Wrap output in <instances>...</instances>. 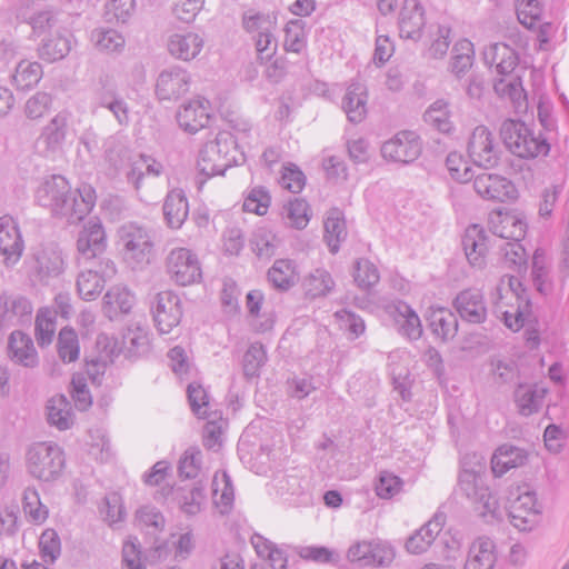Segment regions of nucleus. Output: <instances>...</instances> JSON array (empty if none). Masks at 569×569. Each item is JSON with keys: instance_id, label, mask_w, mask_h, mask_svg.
Here are the masks:
<instances>
[{"instance_id": "f257e3e1", "label": "nucleus", "mask_w": 569, "mask_h": 569, "mask_svg": "<svg viewBox=\"0 0 569 569\" xmlns=\"http://www.w3.org/2000/svg\"><path fill=\"white\" fill-rule=\"evenodd\" d=\"M39 206L69 223L81 221L94 207L96 192L89 184H82L74 192L64 177L53 174L43 179L34 194Z\"/></svg>"}, {"instance_id": "f03ea898", "label": "nucleus", "mask_w": 569, "mask_h": 569, "mask_svg": "<svg viewBox=\"0 0 569 569\" xmlns=\"http://www.w3.org/2000/svg\"><path fill=\"white\" fill-rule=\"evenodd\" d=\"M468 459L469 456H465L461 461V470L458 477V490L470 501L480 516H495L499 502L485 482L483 459L477 455L472 456L473 461L468 462Z\"/></svg>"}, {"instance_id": "7ed1b4c3", "label": "nucleus", "mask_w": 569, "mask_h": 569, "mask_svg": "<svg viewBox=\"0 0 569 569\" xmlns=\"http://www.w3.org/2000/svg\"><path fill=\"white\" fill-rule=\"evenodd\" d=\"M500 136L506 147L513 154L511 168L522 173L523 178L532 177L533 167V134L522 121L506 120L500 128Z\"/></svg>"}, {"instance_id": "20e7f679", "label": "nucleus", "mask_w": 569, "mask_h": 569, "mask_svg": "<svg viewBox=\"0 0 569 569\" xmlns=\"http://www.w3.org/2000/svg\"><path fill=\"white\" fill-rule=\"evenodd\" d=\"M238 148L230 132H219L214 140L207 142L199 153L198 167L201 173L211 177L223 174L227 169L237 164Z\"/></svg>"}, {"instance_id": "39448f33", "label": "nucleus", "mask_w": 569, "mask_h": 569, "mask_svg": "<svg viewBox=\"0 0 569 569\" xmlns=\"http://www.w3.org/2000/svg\"><path fill=\"white\" fill-rule=\"evenodd\" d=\"M64 462L63 451L53 443H34L27 453L29 473L42 481H53L59 478Z\"/></svg>"}, {"instance_id": "423d86ee", "label": "nucleus", "mask_w": 569, "mask_h": 569, "mask_svg": "<svg viewBox=\"0 0 569 569\" xmlns=\"http://www.w3.org/2000/svg\"><path fill=\"white\" fill-rule=\"evenodd\" d=\"M118 234L127 261L137 264L149 261L153 243L150 232L144 227L136 222H127L119 228Z\"/></svg>"}, {"instance_id": "0eeeda50", "label": "nucleus", "mask_w": 569, "mask_h": 569, "mask_svg": "<svg viewBox=\"0 0 569 569\" xmlns=\"http://www.w3.org/2000/svg\"><path fill=\"white\" fill-rule=\"evenodd\" d=\"M166 266L171 280L179 286L196 283L202 277L198 257L187 248L172 249L166 259Z\"/></svg>"}, {"instance_id": "6e6552de", "label": "nucleus", "mask_w": 569, "mask_h": 569, "mask_svg": "<svg viewBox=\"0 0 569 569\" xmlns=\"http://www.w3.org/2000/svg\"><path fill=\"white\" fill-rule=\"evenodd\" d=\"M106 248L107 237L101 221L98 218H90L78 233V261L82 263L99 259Z\"/></svg>"}, {"instance_id": "1a4fd4ad", "label": "nucleus", "mask_w": 569, "mask_h": 569, "mask_svg": "<svg viewBox=\"0 0 569 569\" xmlns=\"http://www.w3.org/2000/svg\"><path fill=\"white\" fill-rule=\"evenodd\" d=\"M117 273L116 264L110 259H101L94 268L81 271L77 278V290L81 299L94 300L103 290L106 281Z\"/></svg>"}, {"instance_id": "9d476101", "label": "nucleus", "mask_w": 569, "mask_h": 569, "mask_svg": "<svg viewBox=\"0 0 569 569\" xmlns=\"http://www.w3.org/2000/svg\"><path fill=\"white\" fill-rule=\"evenodd\" d=\"M151 311L158 331L169 333L181 321V299L173 291H161L156 295Z\"/></svg>"}, {"instance_id": "9b49d317", "label": "nucleus", "mask_w": 569, "mask_h": 569, "mask_svg": "<svg viewBox=\"0 0 569 569\" xmlns=\"http://www.w3.org/2000/svg\"><path fill=\"white\" fill-rule=\"evenodd\" d=\"M468 154L478 167L493 168L500 158V148L485 126L473 129L468 141Z\"/></svg>"}, {"instance_id": "f8f14e48", "label": "nucleus", "mask_w": 569, "mask_h": 569, "mask_svg": "<svg viewBox=\"0 0 569 569\" xmlns=\"http://www.w3.org/2000/svg\"><path fill=\"white\" fill-rule=\"evenodd\" d=\"M473 189L483 200L508 202L517 198L515 184L507 178L483 172L473 177Z\"/></svg>"}, {"instance_id": "ddd939ff", "label": "nucleus", "mask_w": 569, "mask_h": 569, "mask_svg": "<svg viewBox=\"0 0 569 569\" xmlns=\"http://www.w3.org/2000/svg\"><path fill=\"white\" fill-rule=\"evenodd\" d=\"M421 150V141L416 132L401 131L382 144L381 154L393 162L410 163L420 156Z\"/></svg>"}, {"instance_id": "4468645a", "label": "nucleus", "mask_w": 569, "mask_h": 569, "mask_svg": "<svg viewBox=\"0 0 569 569\" xmlns=\"http://www.w3.org/2000/svg\"><path fill=\"white\" fill-rule=\"evenodd\" d=\"M190 80L188 71L180 67L164 69L158 76L156 94L161 101L174 102L189 91Z\"/></svg>"}, {"instance_id": "2eb2a0df", "label": "nucleus", "mask_w": 569, "mask_h": 569, "mask_svg": "<svg viewBox=\"0 0 569 569\" xmlns=\"http://www.w3.org/2000/svg\"><path fill=\"white\" fill-rule=\"evenodd\" d=\"M453 307L466 322L479 325L487 319L486 301L478 289H466L459 292L453 300Z\"/></svg>"}, {"instance_id": "dca6fc26", "label": "nucleus", "mask_w": 569, "mask_h": 569, "mask_svg": "<svg viewBox=\"0 0 569 569\" xmlns=\"http://www.w3.org/2000/svg\"><path fill=\"white\" fill-rule=\"evenodd\" d=\"M518 491V497L509 507V519L519 531H531L533 528V492L527 483L519 486Z\"/></svg>"}, {"instance_id": "f3484780", "label": "nucleus", "mask_w": 569, "mask_h": 569, "mask_svg": "<svg viewBox=\"0 0 569 569\" xmlns=\"http://www.w3.org/2000/svg\"><path fill=\"white\" fill-rule=\"evenodd\" d=\"M425 24V11L420 2L418 0H405L398 19L400 37L418 40Z\"/></svg>"}, {"instance_id": "a211bd4d", "label": "nucleus", "mask_w": 569, "mask_h": 569, "mask_svg": "<svg viewBox=\"0 0 569 569\" xmlns=\"http://www.w3.org/2000/svg\"><path fill=\"white\" fill-rule=\"evenodd\" d=\"M490 231L502 240H521L526 234V223L517 216L495 210L488 220Z\"/></svg>"}, {"instance_id": "6ab92c4d", "label": "nucleus", "mask_w": 569, "mask_h": 569, "mask_svg": "<svg viewBox=\"0 0 569 569\" xmlns=\"http://www.w3.org/2000/svg\"><path fill=\"white\" fill-rule=\"evenodd\" d=\"M23 251V241L12 217L0 218V252L8 263H16Z\"/></svg>"}, {"instance_id": "aec40b11", "label": "nucleus", "mask_w": 569, "mask_h": 569, "mask_svg": "<svg viewBox=\"0 0 569 569\" xmlns=\"http://www.w3.org/2000/svg\"><path fill=\"white\" fill-rule=\"evenodd\" d=\"M96 348L98 355L90 359H86L87 373L92 378L103 373L106 367L112 363L122 351L118 347L117 340L104 333L97 337Z\"/></svg>"}, {"instance_id": "412c9836", "label": "nucleus", "mask_w": 569, "mask_h": 569, "mask_svg": "<svg viewBox=\"0 0 569 569\" xmlns=\"http://www.w3.org/2000/svg\"><path fill=\"white\" fill-rule=\"evenodd\" d=\"M462 247L472 267L482 269L486 266L488 237L482 228L478 224L467 228L462 238Z\"/></svg>"}, {"instance_id": "4be33fe9", "label": "nucleus", "mask_w": 569, "mask_h": 569, "mask_svg": "<svg viewBox=\"0 0 569 569\" xmlns=\"http://www.w3.org/2000/svg\"><path fill=\"white\" fill-rule=\"evenodd\" d=\"M562 183L552 182L549 187L541 190L539 196L538 204V222H539V234L543 239L550 238L553 234L552 231V212L553 208L562 192Z\"/></svg>"}, {"instance_id": "5701e85b", "label": "nucleus", "mask_w": 569, "mask_h": 569, "mask_svg": "<svg viewBox=\"0 0 569 569\" xmlns=\"http://www.w3.org/2000/svg\"><path fill=\"white\" fill-rule=\"evenodd\" d=\"M193 548L194 542L191 532L171 535L168 540L154 547L151 557L157 560H167L172 555L174 560L180 561L187 559Z\"/></svg>"}, {"instance_id": "b1692460", "label": "nucleus", "mask_w": 569, "mask_h": 569, "mask_svg": "<svg viewBox=\"0 0 569 569\" xmlns=\"http://www.w3.org/2000/svg\"><path fill=\"white\" fill-rule=\"evenodd\" d=\"M208 103V101H206ZM210 116L204 101L199 99L190 100L181 106L177 112V121L184 131L196 133L204 128L209 122Z\"/></svg>"}, {"instance_id": "393cba45", "label": "nucleus", "mask_w": 569, "mask_h": 569, "mask_svg": "<svg viewBox=\"0 0 569 569\" xmlns=\"http://www.w3.org/2000/svg\"><path fill=\"white\" fill-rule=\"evenodd\" d=\"M204 44L203 39L193 32L174 33L168 39V51L176 59L182 61L193 60L202 50Z\"/></svg>"}, {"instance_id": "a878e982", "label": "nucleus", "mask_w": 569, "mask_h": 569, "mask_svg": "<svg viewBox=\"0 0 569 569\" xmlns=\"http://www.w3.org/2000/svg\"><path fill=\"white\" fill-rule=\"evenodd\" d=\"M483 61L487 66L495 67L500 76H509L518 64V57L512 48L506 43L490 44L483 51Z\"/></svg>"}, {"instance_id": "bb28decb", "label": "nucleus", "mask_w": 569, "mask_h": 569, "mask_svg": "<svg viewBox=\"0 0 569 569\" xmlns=\"http://www.w3.org/2000/svg\"><path fill=\"white\" fill-rule=\"evenodd\" d=\"M367 89L362 83L352 82L342 98V110L352 123H360L367 116Z\"/></svg>"}, {"instance_id": "cd10ccee", "label": "nucleus", "mask_w": 569, "mask_h": 569, "mask_svg": "<svg viewBox=\"0 0 569 569\" xmlns=\"http://www.w3.org/2000/svg\"><path fill=\"white\" fill-rule=\"evenodd\" d=\"M32 305L28 298L19 293L0 295V317L3 322L29 321L32 315Z\"/></svg>"}, {"instance_id": "c85d7f7f", "label": "nucleus", "mask_w": 569, "mask_h": 569, "mask_svg": "<svg viewBox=\"0 0 569 569\" xmlns=\"http://www.w3.org/2000/svg\"><path fill=\"white\" fill-rule=\"evenodd\" d=\"M164 220L169 228L179 229L189 214V204L181 189L168 192L162 207Z\"/></svg>"}, {"instance_id": "c756f323", "label": "nucleus", "mask_w": 569, "mask_h": 569, "mask_svg": "<svg viewBox=\"0 0 569 569\" xmlns=\"http://www.w3.org/2000/svg\"><path fill=\"white\" fill-rule=\"evenodd\" d=\"M390 313L393 316L399 326V332L409 338L417 340L422 335V326L419 316L406 302L398 301L390 307Z\"/></svg>"}, {"instance_id": "7c9ffc66", "label": "nucleus", "mask_w": 569, "mask_h": 569, "mask_svg": "<svg viewBox=\"0 0 569 569\" xmlns=\"http://www.w3.org/2000/svg\"><path fill=\"white\" fill-rule=\"evenodd\" d=\"M9 355L12 360L33 368L38 365V355L32 339L22 331L11 332L8 341Z\"/></svg>"}, {"instance_id": "2f4dec72", "label": "nucleus", "mask_w": 569, "mask_h": 569, "mask_svg": "<svg viewBox=\"0 0 569 569\" xmlns=\"http://www.w3.org/2000/svg\"><path fill=\"white\" fill-rule=\"evenodd\" d=\"M443 522L445 517L442 515H436L408 538L406 542L407 550L415 555L425 552L441 531Z\"/></svg>"}, {"instance_id": "473e14b6", "label": "nucleus", "mask_w": 569, "mask_h": 569, "mask_svg": "<svg viewBox=\"0 0 569 569\" xmlns=\"http://www.w3.org/2000/svg\"><path fill=\"white\" fill-rule=\"evenodd\" d=\"M528 453L516 446L502 445L491 458V470L495 477L503 476L509 469L522 466Z\"/></svg>"}, {"instance_id": "72a5a7b5", "label": "nucleus", "mask_w": 569, "mask_h": 569, "mask_svg": "<svg viewBox=\"0 0 569 569\" xmlns=\"http://www.w3.org/2000/svg\"><path fill=\"white\" fill-rule=\"evenodd\" d=\"M268 281L279 291H288L299 282L297 264L290 259H277L267 273Z\"/></svg>"}, {"instance_id": "f704fd0d", "label": "nucleus", "mask_w": 569, "mask_h": 569, "mask_svg": "<svg viewBox=\"0 0 569 569\" xmlns=\"http://www.w3.org/2000/svg\"><path fill=\"white\" fill-rule=\"evenodd\" d=\"M71 34L64 30L44 38L38 48L39 57L47 62L64 59L71 50Z\"/></svg>"}, {"instance_id": "c9c22d12", "label": "nucleus", "mask_w": 569, "mask_h": 569, "mask_svg": "<svg viewBox=\"0 0 569 569\" xmlns=\"http://www.w3.org/2000/svg\"><path fill=\"white\" fill-rule=\"evenodd\" d=\"M96 102L98 108L109 110L120 126L128 124V104L112 86H103L96 93Z\"/></svg>"}, {"instance_id": "e433bc0d", "label": "nucleus", "mask_w": 569, "mask_h": 569, "mask_svg": "<svg viewBox=\"0 0 569 569\" xmlns=\"http://www.w3.org/2000/svg\"><path fill=\"white\" fill-rule=\"evenodd\" d=\"M427 320L432 333L443 341L453 339L458 332V319L453 312L446 308L431 309Z\"/></svg>"}, {"instance_id": "4c0bfd02", "label": "nucleus", "mask_w": 569, "mask_h": 569, "mask_svg": "<svg viewBox=\"0 0 569 569\" xmlns=\"http://www.w3.org/2000/svg\"><path fill=\"white\" fill-rule=\"evenodd\" d=\"M133 302L134 297L127 288L114 286L103 297V310L109 319H114L120 313H128Z\"/></svg>"}, {"instance_id": "58836bf2", "label": "nucleus", "mask_w": 569, "mask_h": 569, "mask_svg": "<svg viewBox=\"0 0 569 569\" xmlns=\"http://www.w3.org/2000/svg\"><path fill=\"white\" fill-rule=\"evenodd\" d=\"M495 92L501 98H509L517 112H526L528 110L527 93L522 87L521 76L517 74L510 80L500 78L495 81Z\"/></svg>"}, {"instance_id": "ea45409f", "label": "nucleus", "mask_w": 569, "mask_h": 569, "mask_svg": "<svg viewBox=\"0 0 569 569\" xmlns=\"http://www.w3.org/2000/svg\"><path fill=\"white\" fill-rule=\"evenodd\" d=\"M172 496L181 511L188 516L200 512L206 500L203 487L199 485L177 488L172 490Z\"/></svg>"}, {"instance_id": "a19ab883", "label": "nucleus", "mask_w": 569, "mask_h": 569, "mask_svg": "<svg viewBox=\"0 0 569 569\" xmlns=\"http://www.w3.org/2000/svg\"><path fill=\"white\" fill-rule=\"evenodd\" d=\"M163 172V166L150 156L140 154L136 159L130 170L127 172V179L133 184L136 190L142 186L143 179L147 176L159 177Z\"/></svg>"}, {"instance_id": "79ce46f5", "label": "nucleus", "mask_w": 569, "mask_h": 569, "mask_svg": "<svg viewBox=\"0 0 569 569\" xmlns=\"http://www.w3.org/2000/svg\"><path fill=\"white\" fill-rule=\"evenodd\" d=\"M48 422L60 430H67L71 427L72 410L69 400L63 395H57L49 399L47 403Z\"/></svg>"}, {"instance_id": "37998d69", "label": "nucleus", "mask_w": 569, "mask_h": 569, "mask_svg": "<svg viewBox=\"0 0 569 569\" xmlns=\"http://www.w3.org/2000/svg\"><path fill=\"white\" fill-rule=\"evenodd\" d=\"M552 290V260L545 249L536 248V292L547 296Z\"/></svg>"}, {"instance_id": "c03bdc74", "label": "nucleus", "mask_w": 569, "mask_h": 569, "mask_svg": "<svg viewBox=\"0 0 569 569\" xmlns=\"http://www.w3.org/2000/svg\"><path fill=\"white\" fill-rule=\"evenodd\" d=\"M42 67L37 61L22 60L16 67L12 82L18 90H29L42 78Z\"/></svg>"}, {"instance_id": "a18cd8bd", "label": "nucleus", "mask_w": 569, "mask_h": 569, "mask_svg": "<svg viewBox=\"0 0 569 569\" xmlns=\"http://www.w3.org/2000/svg\"><path fill=\"white\" fill-rule=\"evenodd\" d=\"M521 240L503 241L499 246V253L510 269L519 273L528 270V254L520 243Z\"/></svg>"}, {"instance_id": "49530a36", "label": "nucleus", "mask_w": 569, "mask_h": 569, "mask_svg": "<svg viewBox=\"0 0 569 569\" xmlns=\"http://www.w3.org/2000/svg\"><path fill=\"white\" fill-rule=\"evenodd\" d=\"M325 239L330 247V251L336 253L339 249V243L346 238L345 221L341 212L338 209L329 211L325 220Z\"/></svg>"}, {"instance_id": "de8ad7c7", "label": "nucleus", "mask_w": 569, "mask_h": 569, "mask_svg": "<svg viewBox=\"0 0 569 569\" xmlns=\"http://www.w3.org/2000/svg\"><path fill=\"white\" fill-rule=\"evenodd\" d=\"M333 287L335 281L325 269H316L303 281L306 295L312 299L328 295Z\"/></svg>"}, {"instance_id": "09e8293b", "label": "nucleus", "mask_w": 569, "mask_h": 569, "mask_svg": "<svg viewBox=\"0 0 569 569\" xmlns=\"http://www.w3.org/2000/svg\"><path fill=\"white\" fill-rule=\"evenodd\" d=\"M423 120L427 124L439 132L449 133L453 129L450 120L448 103L443 100H437L425 112Z\"/></svg>"}, {"instance_id": "8fccbe9b", "label": "nucleus", "mask_w": 569, "mask_h": 569, "mask_svg": "<svg viewBox=\"0 0 569 569\" xmlns=\"http://www.w3.org/2000/svg\"><path fill=\"white\" fill-rule=\"evenodd\" d=\"M67 127V116L59 113L43 128L42 138L49 149L57 150L61 148L66 139Z\"/></svg>"}, {"instance_id": "3c124183", "label": "nucleus", "mask_w": 569, "mask_h": 569, "mask_svg": "<svg viewBox=\"0 0 569 569\" xmlns=\"http://www.w3.org/2000/svg\"><path fill=\"white\" fill-rule=\"evenodd\" d=\"M123 353L127 358L138 357L148 351L149 338L147 332L140 328H128L122 337Z\"/></svg>"}, {"instance_id": "603ef678", "label": "nucleus", "mask_w": 569, "mask_h": 569, "mask_svg": "<svg viewBox=\"0 0 569 569\" xmlns=\"http://www.w3.org/2000/svg\"><path fill=\"white\" fill-rule=\"evenodd\" d=\"M22 509L28 520L33 523H42L48 518V509L40 501L39 493L33 488H27L23 491Z\"/></svg>"}, {"instance_id": "864d4df0", "label": "nucleus", "mask_w": 569, "mask_h": 569, "mask_svg": "<svg viewBox=\"0 0 569 569\" xmlns=\"http://www.w3.org/2000/svg\"><path fill=\"white\" fill-rule=\"evenodd\" d=\"M58 355L63 362H73L79 358L80 347L77 332L72 328H63L58 336Z\"/></svg>"}, {"instance_id": "5fc2aeb1", "label": "nucleus", "mask_w": 569, "mask_h": 569, "mask_svg": "<svg viewBox=\"0 0 569 569\" xmlns=\"http://www.w3.org/2000/svg\"><path fill=\"white\" fill-rule=\"evenodd\" d=\"M472 61L473 44L467 39L458 41L452 49V72L457 76L465 73L472 66Z\"/></svg>"}, {"instance_id": "6e6d98bb", "label": "nucleus", "mask_w": 569, "mask_h": 569, "mask_svg": "<svg viewBox=\"0 0 569 569\" xmlns=\"http://www.w3.org/2000/svg\"><path fill=\"white\" fill-rule=\"evenodd\" d=\"M251 247L253 252L259 258H271L276 254L279 240L277 237L266 229L257 230L251 239Z\"/></svg>"}, {"instance_id": "4d7b16f0", "label": "nucleus", "mask_w": 569, "mask_h": 569, "mask_svg": "<svg viewBox=\"0 0 569 569\" xmlns=\"http://www.w3.org/2000/svg\"><path fill=\"white\" fill-rule=\"evenodd\" d=\"M353 279L361 289H370L379 282L380 273L377 267L368 259L356 261Z\"/></svg>"}, {"instance_id": "13d9d810", "label": "nucleus", "mask_w": 569, "mask_h": 569, "mask_svg": "<svg viewBox=\"0 0 569 569\" xmlns=\"http://www.w3.org/2000/svg\"><path fill=\"white\" fill-rule=\"evenodd\" d=\"M266 360L267 356L263 346L260 343H252L243 355V375L247 378L257 377Z\"/></svg>"}, {"instance_id": "bf43d9fd", "label": "nucleus", "mask_w": 569, "mask_h": 569, "mask_svg": "<svg viewBox=\"0 0 569 569\" xmlns=\"http://www.w3.org/2000/svg\"><path fill=\"white\" fill-rule=\"evenodd\" d=\"M40 553L44 562L53 563L61 553V542L53 529H46L39 538Z\"/></svg>"}, {"instance_id": "052dcab7", "label": "nucleus", "mask_w": 569, "mask_h": 569, "mask_svg": "<svg viewBox=\"0 0 569 569\" xmlns=\"http://www.w3.org/2000/svg\"><path fill=\"white\" fill-rule=\"evenodd\" d=\"M308 210L309 206L306 200L295 198L284 207L283 214L291 226L297 229H303L309 222Z\"/></svg>"}, {"instance_id": "680f3d73", "label": "nucleus", "mask_w": 569, "mask_h": 569, "mask_svg": "<svg viewBox=\"0 0 569 569\" xmlns=\"http://www.w3.org/2000/svg\"><path fill=\"white\" fill-rule=\"evenodd\" d=\"M446 167L451 178L460 183H466L473 179L472 169L458 152H450L447 156Z\"/></svg>"}, {"instance_id": "e2e57ef3", "label": "nucleus", "mask_w": 569, "mask_h": 569, "mask_svg": "<svg viewBox=\"0 0 569 569\" xmlns=\"http://www.w3.org/2000/svg\"><path fill=\"white\" fill-rule=\"evenodd\" d=\"M270 196L264 188H253L243 201V210L259 216L267 213L270 206Z\"/></svg>"}, {"instance_id": "0e129e2a", "label": "nucleus", "mask_w": 569, "mask_h": 569, "mask_svg": "<svg viewBox=\"0 0 569 569\" xmlns=\"http://www.w3.org/2000/svg\"><path fill=\"white\" fill-rule=\"evenodd\" d=\"M201 451L196 447L188 448L179 460V475L184 478H196L200 470Z\"/></svg>"}, {"instance_id": "69168bd1", "label": "nucleus", "mask_w": 569, "mask_h": 569, "mask_svg": "<svg viewBox=\"0 0 569 569\" xmlns=\"http://www.w3.org/2000/svg\"><path fill=\"white\" fill-rule=\"evenodd\" d=\"M299 556L305 560L318 563H336L339 561V555L322 546H307L299 549Z\"/></svg>"}, {"instance_id": "338daca9", "label": "nucleus", "mask_w": 569, "mask_h": 569, "mask_svg": "<svg viewBox=\"0 0 569 569\" xmlns=\"http://www.w3.org/2000/svg\"><path fill=\"white\" fill-rule=\"evenodd\" d=\"M134 0H110L106 4V16L109 21L126 22L134 10Z\"/></svg>"}, {"instance_id": "774afa93", "label": "nucleus", "mask_w": 569, "mask_h": 569, "mask_svg": "<svg viewBox=\"0 0 569 569\" xmlns=\"http://www.w3.org/2000/svg\"><path fill=\"white\" fill-rule=\"evenodd\" d=\"M284 48L287 51L299 53L305 47L301 20H291L284 28Z\"/></svg>"}]
</instances>
